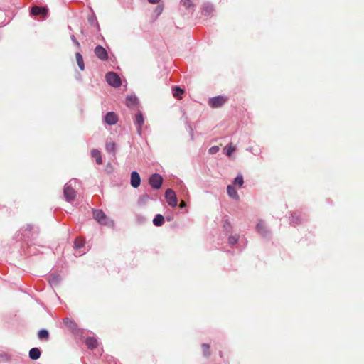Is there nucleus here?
Here are the masks:
<instances>
[{"label": "nucleus", "mask_w": 364, "mask_h": 364, "mask_svg": "<svg viewBox=\"0 0 364 364\" xmlns=\"http://www.w3.org/2000/svg\"><path fill=\"white\" fill-rule=\"evenodd\" d=\"M93 217L99 223L102 225L107 226L114 225V221L110 220L101 210H95L93 211Z\"/></svg>", "instance_id": "1"}, {"label": "nucleus", "mask_w": 364, "mask_h": 364, "mask_svg": "<svg viewBox=\"0 0 364 364\" xmlns=\"http://www.w3.org/2000/svg\"><path fill=\"white\" fill-rule=\"evenodd\" d=\"M105 78L107 83L114 87H119L122 84L119 75L114 72L107 73Z\"/></svg>", "instance_id": "2"}, {"label": "nucleus", "mask_w": 364, "mask_h": 364, "mask_svg": "<svg viewBox=\"0 0 364 364\" xmlns=\"http://www.w3.org/2000/svg\"><path fill=\"white\" fill-rule=\"evenodd\" d=\"M227 101V97L223 96H217L212 97L208 100V105L212 108H219L222 107Z\"/></svg>", "instance_id": "3"}, {"label": "nucleus", "mask_w": 364, "mask_h": 364, "mask_svg": "<svg viewBox=\"0 0 364 364\" xmlns=\"http://www.w3.org/2000/svg\"><path fill=\"white\" fill-rule=\"evenodd\" d=\"M165 198L170 206L176 207L177 205L178 199L175 192L172 189L168 188L166 190L165 193Z\"/></svg>", "instance_id": "4"}, {"label": "nucleus", "mask_w": 364, "mask_h": 364, "mask_svg": "<svg viewBox=\"0 0 364 364\" xmlns=\"http://www.w3.org/2000/svg\"><path fill=\"white\" fill-rule=\"evenodd\" d=\"M162 183L163 178L159 174L154 173L149 178V184L155 189L160 188Z\"/></svg>", "instance_id": "5"}, {"label": "nucleus", "mask_w": 364, "mask_h": 364, "mask_svg": "<svg viewBox=\"0 0 364 364\" xmlns=\"http://www.w3.org/2000/svg\"><path fill=\"white\" fill-rule=\"evenodd\" d=\"M63 193L67 201L73 200L76 196V192L70 184L65 186Z\"/></svg>", "instance_id": "6"}, {"label": "nucleus", "mask_w": 364, "mask_h": 364, "mask_svg": "<svg viewBox=\"0 0 364 364\" xmlns=\"http://www.w3.org/2000/svg\"><path fill=\"white\" fill-rule=\"evenodd\" d=\"M95 54L101 60H107L108 54L107 50L101 46H97L95 48Z\"/></svg>", "instance_id": "7"}, {"label": "nucleus", "mask_w": 364, "mask_h": 364, "mask_svg": "<svg viewBox=\"0 0 364 364\" xmlns=\"http://www.w3.org/2000/svg\"><path fill=\"white\" fill-rule=\"evenodd\" d=\"M131 186L136 188L140 186L141 183V178L138 172L132 171L131 173V180H130Z\"/></svg>", "instance_id": "8"}, {"label": "nucleus", "mask_w": 364, "mask_h": 364, "mask_svg": "<svg viewBox=\"0 0 364 364\" xmlns=\"http://www.w3.org/2000/svg\"><path fill=\"white\" fill-rule=\"evenodd\" d=\"M105 120L109 125H114L117 122L118 117L114 112H109L105 115Z\"/></svg>", "instance_id": "9"}, {"label": "nucleus", "mask_w": 364, "mask_h": 364, "mask_svg": "<svg viewBox=\"0 0 364 364\" xmlns=\"http://www.w3.org/2000/svg\"><path fill=\"white\" fill-rule=\"evenodd\" d=\"M48 10L46 7H39L37 6H33L31 10V14L33 16L41 14L46 16L48 14Z\"/></svg>", "instance_id": "10"}, {"label": "nucleus", "mask_w": 364, "mask_h": 364, "mask_svg": "<svg viewBox=\"0 0 364 364\" xmlns=\"http://www.w3.org/2000/svg\"><path fill=\"white\" fill-rule=\"evenodd\" d=\"M144 122V117H143L141 112H137L135 115V124L138 127L137 129H138V132L139 134H141V126L143 125Z\"/></svg>", "instance_id": "11"}, {"label": "nucleus", "mask_w": 364, "mask_h": 364, "mask_svg": "<svg viewBox=\"0 0 364 364\" xmlns=\"http://www.w3.org/2000/svg\"><path fill=\"white\" fill-rule=\"evenodd\" d=\"M85 344L90 349H94L97 347L98 346V341L94 337H88L85 340Z\"/></svg>", "instance_id": "12"}, {"label": "nucleus", "mask_w": 364, "mask_h": 364, "mask_svg": "<svg viewBox=\"0 0 364 364\" xmlns=\"http://www.w3.org/2000/svg\"><path fill=\"white\" fill-rule=\"evenodd\" d=\"M227 192L228 196L234 199L238 200L239 196L237 194V192L236 189L235 188L234 186L232 185H228L227 187Z\"/></svg>", "instance_id": "13"}, {"label": "nucleus", "mask_w": 364, "mask_h": 364, "mask_svg": "<svg viewBox=\"0 0 364 364\" xmlns=\"http://www.w3.org/2000/svg\"><path fill=\"white\" fill-rule=\"evenodd\" d=\"M91 156L93 159H95V161L97 164H102V159L101 156V153L97 149H92L91 151Z\"/></svg>", "instance_id": "14"}, {"label": "nucleus", "mask_w": 364, "mask_h": 364, "mask_svg": "<svg viewBox=\"0 0 364 364\" xmlns=\"http://www.w3.org/2000/svg\"><path fill=\"white\" fill-rule=\"evenodd\" d=\"M41 354V350L38 348H33L29 350V357L31 360H38Z\"/></svg>", "instance_id": "15"}, {"label": "nucleus", "mask_w": 364, "mask_h": 364, "mask_svg": "<svg viewBox=\"0 0 364 364\" xmlns=\"http://www.w3.org/2000/svg\"><path fill=\"white\" fill-rule=\"evenodd\" d=\"M257 230L259 233H260L262 236H265L268 231L267 230V227L263 221H259L257 225Z\"/></svg>", "instance_id": "16"}, {"label": "nucleus", "mask_w": 364, "mask_h": 364, "mask_svg": "<svg viewBox=\"0 0 364 364\" xmlns=\"http://www.w3.org/2000/svg\"><path fill=\"white\" fill-rule=\"evenodd\" d=\"M75 57L79 68L80 69V70L83 71L85 70V64L82 55L80 53H77L75 54Z\"/></svg>", "instance_id": "17"}, {"label": "nucleus", "mask_w": 364, "mask_h": 364, "mask_svg": "<svg viewBox=\"0 0 364 364\" xmlns=\"http://www.w3.org/2000/svg\"><path fill=\"white\" fill-rule=\"evenodd\" d=\"M164 223V218L161 214H157L153 220V223L156 226H161Z\"/></svg>", "instance_id": "18"}, {"label": "nucleus", "mask_w": 364, "mask_h": 364, "mask_svg": "<svg viewBox=\"0 0 364 364\" xmlns=\"http://www.w3.org/2000/svg\"><path fill=\"white\" fill-rule=\"evenodd\" d=\"M38 337L40 340L48 341L49 338V333L46 329H41L38 333Z\"/></svg>", "instance_id": "19"}, {"label": "nucleus", "mask_w": 364, "mask_h": 364, "mask_svg": "<svg viewBox=\"0 0 364 364\" xmlns=\"http://www.w3.org/2000/svg\"><path fill=\"white\" fill-rule=\"evenodd\" d=\"M236 146L233 145L232 143H230L228 144L225 148L224 151H225V154L227 156H230L235 151Z\"/></svg>", "instance_id": "20"}, {"label": "nucleus", "mask_w": 364, "mask_h": 364, "mask_svg": "<svg viewBox=\"0 0 364 364\" xmlns=\"http://www.w3.org/2000/svg\"><path fill=\"white\" fill-rule=\"evenodd\" d=\"M183 92V90L181 89L179 87H175L173 90V95L176 98L181 100Z\"/></svg>", "instance_id": "21"}, {"label": "nucleus", "mask_w": 364, "mask_h": 364, "mask_svg": "<svg viewBox=\"0 0 364 364\" xmlns=\"http://www.w3.org/2000/svg\"><path fill=\"white\" fill-rule=\"evenodd\" d=\"M127 105L129 107L134 106L137 103V99L134 96H129L126 100Z\"/></svg>", "instance_id": "22"}, {"label": "nucleus", "mask_w": 364, "mask_h": 364, "mask_svg": "<svg viewBox=\"0 0 364 364\" xmlns=\"http://www.w3.org/2000/svg\"><path fill=\"white\" fill-rule=\"evenodd\" d=\"M201 347H202L203 355L205 357H209L210 355V345L203 343V344H202Z\"/></svg>", "instance_id": "23"}, {"label": "nucleus", "mask_w": 364, "mask_h": 364, "mask_svg": "<svg viewBox=\"0 0 364 364\" xmlns=\"http://www.w3.org/2000/svg\"><path fill=\"white\" fill-rule=\"evenodd\" d=\"M106 150L109 153L114 154L116 151V144L114 142H109L106 144Z\"/></svg>", "instance_id": "24"}, {"label": "nucleus", "mask_w": 364, "mask_h": 364, "mask_svg": "<svg viewBox=\"0 0 364 364\" xmlns=\"http://www.w3.org/2000/svg\"><path fill=\"white\" fill-rule=\"evenodd\" d=\"M244 183L243 177L241 174H238L237 176L235 178L234 184L239 187H241Z\"/></svg>", "instance_id": "25"}, {"label": "nucleus", "mask_w": 364, "mask_h": 364, "mask_svg": "<svg viewBox=\"0 0 364 364\" xmlns=\"http://www.w3.org/2000/svg\"><path fill=\"white\" fill-rule=\"evenodd\" d=\"M74 245L75 248L79 249L84 246V242L82 240L77 238L75 240Z\"/></svg>", "instance_id": "26"}, {"label": "nucleus", "mask_w": 364, "mask_h": 364, "mask_svg": "<svg viewBox=\"0 0 364 364\" xmlns=\"http://www.w3.org/2000/svg\"><path fill=\"white\" fill-rule=\"evenodd\" d=\"M237 241H238L237 235H232L228 238V242L232 245L236 244L237 242Z\"/></svg>", "instance_id": "27"}, {"label": "nucleus", "mask_w": 364, "mask_h": 364, "mask_svg": "<svg viewBox=\"0 0 364 364\" xmlns=\"http://www.w3.org/2000/svg\"><path fill=\"white\" fill-rule=\"evenodd\" d=\"M60 280V277L58 275H52L50 279V282L52 284H58Z\"/></svg>", "instance_id": "28"}, {"label": "nucleus", "mask_w": 364, "mask_h": 364, "mask_svg": "<svg viewBox=\"0 0 364 364\" xmlns=\"http://www.w3.org/2000/svg\"><path fill=\"white\" fill-rule=\"evenodd\" d=\"M183 5L186 8L189 9L192 6V0H181Z\"/></svg>", "instance_id": "29"}, {"label": "nucleus", "mask_w": 364, "mask_h": 364, "mask_svg": "<svg viewBox=\"0 0 364 364\" xmlns=\"http://www.w3.org/2000/svg\"><path fill=\"white\" fill-rule=\"evenodd\" d=\"M220 148L218 146H212L209 149L208 152L210 154H215L219 151Z\"/></svg>", "instance_id": "30"}, {"label": "nucleus", "mask_w": 364, "mask_h": 364, "mask_svg": "<svg viewBox=\"0 0 364 364\" xmlns=\"http://www.w3.org/2000/svg\"><path fill=\"white\" fill-rule=\"evenodd\" d=\"M186 205V204L183 200H182L179 205L180 208H184Z\"/></svg>", "instance_id": "31"}, {"label": "nucleus", "mask_w": 364, "mask_h": 364, "mask_svg": "<svg viewBox=\"0 0 364 364\" xmlns=\"http://www.w3.org/2000/svg\"><path fill=\"white\" fill-rule=\"evenodd\" d=\"M224 227L225 228H227L228 227H230V224L228 221H225V224H224Z\"/></svg>", "instance_id": "32"}, {"label": "nucleus", "mask_w": 364, "mask_h": 364, "mask_svg": "<svg viewBox=\"0 0 364 364\" xmlns=\"http://www.w3.org/2000/svg\"><path fill=\"white\" fill-rule=\"evenodd\" d=\"M159 0H149V1L151 4H156Z\"/></svg>", "instance_id": "33"}, {"label": "nucleus", "mask_w": 364, "mask_h": 364, "mask_svg": "<svg viewBox=\"0 0 364 364\" xmlns=\"http://www.w3.org/2000/svg\"><path fill=\"white\" fill-rule=\"evenodd\" d=\"M70 321V320H69V318H65L63 319V321H64V323H68V321Z\"/></svg>", "instance_id": "34"}, {"label": "nucleus", "mask_w": 364, "mask_h": 364, "mask_svg": "<svg viewBox=\"0 0 364 364\" xmlns=\"http://www.w3.org/2000/svg\"><path fill=\"white\" fill-rule=\"evenodd\" d=\"M75 41L76 42V43L79 46V42H77V41L75 40Z\"/></svg>", "instance_id": "35"}]
</instances>
